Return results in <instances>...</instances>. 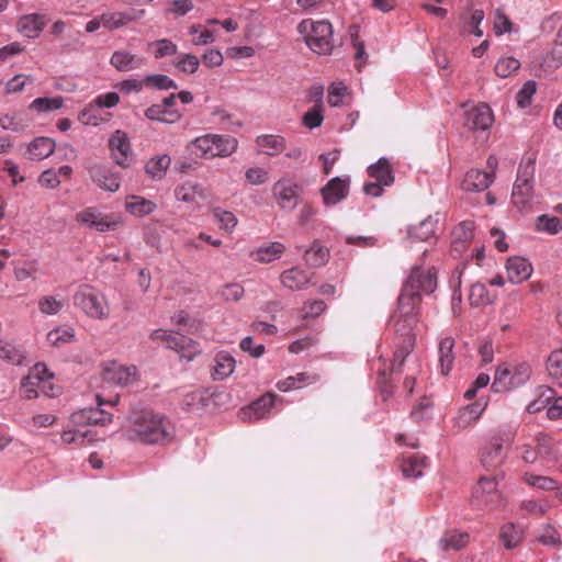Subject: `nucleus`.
Returning a JSON list of instances; mask_svg holds the SVG:
<instances>
[{"label": "nucleus", "instance_id": "nucleus-1", "mask_svg": "<svg viewBox=\"0 0 562 562\" xmlns=\"http://www.w3.org/2000/svg\"><path fill=\"white\" fill-rule=\"evenodd\" d=\"M437 288V276L432 269L414 267L397 300V310L391 316L394 331L402 338V345L394 351L391 370L395 371L412 352L419 322V306L423 295L432 293Z\"/></svg>", "mask_w": 562, "mask_h": 562}, {"label": "nucleus", "instance_id": "nucleus-2", "mask_svg": "<svg viewBox=\"0 0 562 562\" xmlns=\"http://www.w3.org/2000/svg\"><path fill=\"white\" fill-rule=\"evenodd\" d=\"M127 436L146 445L166 443L172 438V426L149 409L133 411L128 415Z\"/></svg>", "mask_w": 562, "mask_h": 562}, {"label": "nucleus", "instance_id": "nucleus-3", "mask_svg": "<svg viewBox=\"0 0 562 562\" xmlns=\"http://www.w3.org/2000/svg\"><path fill=\"white\" fill-rule=\"evenodd\" d=\"M308 48L317 55L330 54L334 48L333 29L328 21L303 20L297 26Z\"/></svg>", "mask_w": 562, "mask_h": 562}, {"label": "nucleus", "instance_id": "nucleus-4", "mask_svg": "<svg viewBox=\"0 0 562 562\" xmlns=\"http://www.w3.org/2000/svg\"><path fill=\"white\" fill-rule=\"evenodd\" d=\"M238 142L235 137L218 134H205L194 138L188 146L191 153L204 158L228 157L236 151Z\"/></svg>", "mask_w": 562, "mask_h": 562}, {"label": "nucleus", "instance_id": "nucleus-5", "mask_svg": "<svg viewBox=\"0 0 562 562\" xmlns=\"http://www.w3.org/2000/svg\"><path fill=\"white\" fill-rule=\"evenodd\" d=\"M72 299L75 306L90 318L103 321L110 315L105 295L91 285L79 286Z\"/></svg>", "mask_w": 562, "mask_h": 562}, {"label": "nucleus", "instance_id": "nucleus-6", "mask_svg": "<svg viewBox=\"0 0 562 562\" xmlns=\"http://www.w3.org/2000/svg\"><path fill=\"white\" fill-rule=\"evenodd\" d=\"M533 176L535 164L531 160L526 165L519 166L512 192L513 204L518 210H525L530 206L533 199Z\"/></svg>", "mask_w": 562, "mask_h": 562}, {"label": "nucleus", "instance_id": "nucleus-7", "mask_svg": "<svg viewBox=\"0 0 562 562\" xmlns=\"http://www.w3.org/2000/svg\"><path fill=\"white\" fill-rule=\"evenodd\" d=\"M271 192L278 206L290 212L299 205L303 187L290 177H282L273 183Z\"/></svg>", "mask_w": 562, "mask_h": 562}, {"label": "nucleus", "instance_id": "nucleus-8", "mask_svg": "<svg viewBox=\"0 0 562 562\" xmlns=\"http://www.w3.org/2000/svg\"><path fill=\"white\" fill-rule=\"evenodd\" d=\"M531 368L522 362L515 366L512 370L506 367H499L494 376L492 389L495 392H505L524 385L530 378Z\"/></svg>", "mask_w": 562, "mask_h": 562}, {"label": "nucleus", "instance_id": "nucleus-9", "mask_svg": "<svg viewBox=\"0 0 562 562\" xmlns=\"http://www.w3.org/2000/svg\"><path fill=\"white\" fill-rule=\"evenodd\" d=\"M497 475L481 476L472 492V503L476 507L496 508L502 505Z\"/></svg>", "mask_w": 562, "mask_h": 562}, {"label": "nucleus", "instance_id": "nucleus-10", "mask_svg": "<svg viewBox=\"0 0 562 562\" xmlns=\"http://www.w3.org/2000/svg\"><path fill=\"white\" fill-rule=\"evenodd\" d=\"M76 220L78 223L91 229H95L99 233L114 231L121 224L119 216H115L114 214H104L95 207H86L78 212Z\"/></svg>", "mask_w": 562, "mask_h": 562}, {"label": "nucleus", "instance_id": "nucleus-11", "mask_svg": "<svg viewBox=\"0 0 562 562\" xmlns=\"http://www.w3.org/2000/svg\"><path fill=\"white\" fill-rule=\"evenodd\" d=\"M109 149L114 162L128 168L134 161V153L126 132L116 130L109 138Z\"/></svg>", "mask_w": 562, "mask_h": 562}, {"label": "nucleus", "instance_id": "nucleus-12", "mask_svg": "<svg viewBox=\"0 0 562 562\" xmlns=\"http://www.w3.org/2000/svg\"><path fill=\"white\" fill-rule=\"evenodd\" d=\"M103 380L112 385L126 386L137 380L138 370L135 366H124L116 361L103 363Z\"/></svg>", "mask_w": 562, "mask_h": 562}, {"label": "nucleus", "instance_id": "nucleus-13", "mask_svg": "<svg viewBox=\"0 0 562 562\" xmlns=\"http://www.w3.org/2000/svg\"><path fill=\"white\" fill-rule=\"evenodd\" d=\"M350 177H335L330 179L322 189L321 195L327 206H334L345 200L349 194Z\"/></svg>", "mask_w": 562, "mask_h": 562}, {"label": "nucleus", "instance_id": "nucleus-14", "mask_svg": "<svg viewBox=\"0 0 562 562\" xmlns=\"http://www.w3.org/2000/svg\"><path fill=\"white\" fill-rule=\"evenodd\" d=\"M209 192L206 188L194 181H184L176 187L175 198L177 201L200 207L207 199Z\"/></svg>", "mask_w": 562, "mask_h": 562}, {"label": "nucleus", "instance_id": "nucleus-15", "mask_svg": "<svg viewBox=\"0 0 562 562\" xmlns=\"http://www.w3.org/2000/svg\"><path fill=\"white\" fill-rule=\"evenodd\" d=\"M98 406L86 407L76 412L71 415V419L75 424H88V425H101L104 426L112 422V414L104 411L102 406L104 402L100 395H97Z\"/></svg>", "mask_w": 562, "mask_h": 562}, {"label": "nucleus", "instance_id": "nucleus-16", "mask_svg": "<svg viewBox=\"0 0 562 562\" xmlns=\"http://www.w3.org/2000/svg\"><path fill=\"white\" fill-rule=\"evenodd\" d=\"M168 348L175 350L180 359L187 362L192 361L198 355L201 353L199 344L190 337L176 333L175 336L168 340Z\"/></svg>", "mask_w": 562, "mask_h": 562}, {"label": "nucleus", "instance_id": "nucleus-17", "mask_svg": "<svg viewBox=\"0 0 562 562\" xmlns=\"http://www.w3.org/2000/svg\"><path fill=\"white\" fill-rule=\"evenodd\" d=\"M120 102V95L119 93L111 91L106 93H102L97 95L89 108L83 109L79 113V119L85 124H93L97 125V116L92 114V106H95L98 109H112L116 106Z\"/></svg>", "mask_w": 562, "mask_h": 562}, {"label": "nucleus", "instance_id": "nucleus-18", "mask_svg": "<svg viewBox=\"0 0 562 562\" xmlns=\"http://www.w3.org/2000/svg\"><path fill=\"white\" fill-rule=\"evenodd\" d=\"M278 396L273 393H267L247 407L241 409V419L258 420L265 418L273 407Z\"/></svg>", "mask_w": 562, "mask_h": 562}, {"label": "nucleus", "instance_id": "nucleus-19", "mask_svg": "<svg viewBox=\"0 0 562 562\" xmlns=\"http://www.w3.org/2000/svg\"><path fill=\"white\" fill-rule=\"evenodd\" d=\"M532 265L522 257H510L506 262L507 280L513 284H519L532 274Z\"/></svg>", "mask_w": 562, "mask_h": 562}, {"label": "nucleus", "instance_id": "nucleus-20", "mask_svg": "<svg viewBox=\"0 0 562 562\" xmlns=\"http://www.w3.org/2000/svg\"><path fill=\"white\" fill-rule=\"evenodd\" d=\"M503 461V440L494 437L482 448L481 463L486 470H496Z\"/></svg>", "mask_w": 562, "mask_h": 562}, {"label": "nucleus", "instance_id": "nucleus-21", "mask_svg": "<svg viewBox=\"0 0 562 562\" xmlns=\"http://www.w3.org/2000/svg\"><path fill=\"white\" fill-rule=\"evenodd\" d=\"M493 123V113L488 105H479L470 109L464 115V125L472 131L486 130Z\"/></svg>", "mask_w": 562, "mask_h": 562}, {"label": "nucleus", "instance_id": "nucleus-22", "mask_svg": "<svg viewBox=\"0 0 562 562\" xmlns=\"http://www.w3.org/2000/svg\"><path fill=\"white\" fill-rule=\"evenodd\" d=\"M45 27L44 16L38 13L24 14L16 22V30L24 37L37 38Z\"/></svg>", "mask_w": 562, "mask_h": 562}, {"label": "nucleus", "instance_id": "nucleus-23", "mask_svg": "<svg viewBox=\"0 0 562 562\" xmlns=\"http://www.w3.org/2000/svg\"><path fill=\"white\" fill-rule=\"evenodd\" d=\"M493 180V173L479 169H471L465 173L461 186L464 191L480 192L487 189Z\"/></svg>", "mask_w": 562, "mask_h": 562}, {"label": "nucleus", "instance_id": "nucleus-24", "mask_svg": "<svg viewBox=\"0 0 562 562\" xmlns=\"http://www.w3.org/2000/svg\"><path fill=\"white\" fill-rule=\"evenodd\" d=\"M312 276L299 268L284 270L280 274L281 284L291 291H302L311 283Z\"/></svg>", "mask_w": 562, "mask_h": 562}, {"label": "nucleus", "instance_id": "nucleus-25", "mask_svg": "<svg viewBox=\"0 0 562 562\" xmlns=\"http://www.w3.org/2000/svg\"><path fill=\"white\" fill-rule=\"evenodd\" d=\"M91 177L98 187L105 191L116 192L120 189V175L111 168L97 167L92 170Z\"/></svg>", "mask_w": 562, "mask_h": 562}, {"label": "nucleus", "instance_id": "nucleus-26", "mask_svg": "<svg viewBox=\"0 0 562 562\" xmlns=\"http://www.w3.org/2000/svg\"><path fill=\"white\" fill-rule=\"evenodd\" d=\"M145 63L143 57L127 50H116L110 58V64L119 71L127 72L140 68Z\"/></svg>", "mask_w": 562, "mask_h": 562}, {"label": "nucleus", "instance_id": "nucleus-27", "mask_svg": "<svg viewBox=\"0 0 562 562\" xmlns=\"http://www.w3.org/2000/svg\"><path fill=\"white\" fill-rule=\"evenodd\" d=\"M124 206L127 213L136 217L150 215L157 209L154 201L135 194L126 196Z\"/></svg>", "mask_w": 562, "mask_h": 562}, {"label": "nucleus", "instance_id": "nucleus-28", "mask_svg": "<svg viewBox=\"0 0 562 562\" xmlns=\"http://www.w3.org/2000/svg\"><path fill=\"white\" fill-rule=\"evenodd\" d=\"M367 172L370 178L385 187L393 184L395 179L391 164L385 157H381L376 162L371 164L367 168Z\"/></svg>", "mask_w": 562, "mask_h": 562}, {"label": "nucleus", "instance_id": "nucleus-29", "mask_svg": "<svg viewBox=\"0 0 562 562\" xmlns=\"http://www.w3.org/2000/svg\"><path fill=\"white\" fill-rule=\"evenodd\" d=\"M285 246L279 241H272L269 244H265L259 246L256 250L251 252V257L255 261L260 263H270L284 254Z\"/></svg>", "mask_w": 562, "mask_h": 562}, {"label": "nucleus", "instance_id": "nucleus-30", "mask_svg": "<svg viewBox=\"0 0 562 562\" xmlns=\"http://www.w3.org/2000/svg\"><path fill=\"white\" fill-rule=\"evenodd\" d=\"M453 347H454V339L450 336L443 337L439 341L438 355H439L440 372L442 375H447L453 367V362H454Z\"/></svg>", "mask_w": 562, "mask_h": 562}, {"label": "nucleus", "instance_id": "nucleus-31", "mask_svg": "<svg viewBox=\"0 0 562 562\" xmlns=\"http://www.w3.org/2000/svg\"><path fill=\"white\" fill-rule=\"evenodd\" d=\"M235 367V359L228 352L221 351L214 358L212 376L214 380L222 381L234 372Z\"/></svg>", "mask_w": 562, "mask_h": 562}, {"label": "nucleus", "instance_id": "nucleus-32", "mask_svg": "<svg viewBox=\"0 0 562 562\" xmlns=\"http://www.w3.org/2000/svg\"><path fill=\"white\" fill-rule=\"evenodd\" d=\"M170 164L171 158L167 154L151 157L145 165V172L153 180L159 181L165 178Z\"/></svg>", "mask_w": 562, "mask_h": 562}, {"label": "nucleus", "instance_id": "nucleus-33", "mask_svg": "<svg viewBox=\"0 0 562 562\" xmlns=\"http://www.w3.org/2000/svg\"><path fill=\"white\" fill-rule=\"evenodd\" d=\"M536 442L538 453L541 459L548 462H555L559 460L561 453L550 436L540 432L536 436Z\"/></svg>", "mask_w": 562, "mask_h": 562}, {"label": "nucleus", "instance_id": "nucleus-34", "mask_svg": "<svg viewBox=\"0 0 562 562\" xmlns=\"http://www.w3.org/2000/svg\"><path fill=\"white\" fill-rule=\"evenodd\" d=\"M55 142L49 137H36L29 145L31 159L42 160L49 157L55 150Z\"/></svg>", "mask_w": 562, "mask_h": 562}, {"label": "nucleus", "instance_id": "nucleus-35", "mask_svg": "<svg viewBox=\"0 0 562 562\" xmlns=\"http://www.w3.org/2000/svg\"><path fill=\"white\" fill-rule=\"evenodd\" d=\"M258 147L268 156H277L286 146V140L280 135H261L256 139Z\"/></svg>", "mask_w": 562, "mask_h": 562}, {"label": "nucleus", "instance_id": "nucleus-36", "mask_svg": "<svg viewBox=\"0 0 562 562\" xmlns=\"http://www.w3.org/2000/svg\"><path fill=\"white\" fill-rule=\"evenodd\" d=\"M438 218L431 215L423 220L418 225L408 227V236L416 240L426 241L429 240L436 231Z\"/></svg>", "mask_w": 562, "mask_h": 562}, {"label": "nucleus", "instance_id": "nucleus-37", "mask_svg": "<svg viewBox=\"0 0 562 562\" xmlns=\"http://www.w3.org/2000/svg\"><path fill=\"white\" fill-rule=\"evenodd\" d=\"M314 382H316V375L310 374L307 372H299L295 375L280 380L277 383V389L281 392H289L292 390H299Z\"/></svg>", "mask_w": 562, "mask_h": 562}, {"label": "nucleus", "instance_id": "nucleus-38", "mask_svg": "<svg viewBox=\"0 0 562 562\" xmlns=\"http://www.w3.org/2000/svg\"><path fill=\"white\" fill-rule=\"evenodd\" d=\"M426 461V457L422 456L413 454L405 457L401 465L404 477L418 479L423 476Z\"/></svg>", "mask_w": 562, "mask_h": 562}, {"label": "nucleus", "instance_id": "nucleus-39", "mask_svg": "<svg viewBox=\"0 0 562 562\" xmlns=\"http://www.w3.org/2000/svg\"><path fill=\"white\" fill-rule=\"evenodd\" d=\"M329 258V250L315 240L312 246L304 252V260L311 268H319L324 266Z\"/></svg>", "mask_w": 562, "mask_h": 562}, {"label": "nucleus", "instance_id": "nucleus-40", "mask_svg": "<svg viewBox=\"0 0 562 562\" xmlns=\"http://www.w3.org/2000/svg\"><path fill=\"white\" fill-rule=\"evenodd\" d=\"M76 340V333L71 326H59L47 334V341L50 346L60 348Z\"/></svg>", "mask_w": 562, "mask_h": 562}, {"label": "nucleus", "instance_id": "nucleus-41", "mask_svg": "<svg viewBox=\"0 0 562 562\" xmlns=\"http://www.w3.org/2000/svg\"><path fill=\"white\" fill-rule=\"evenodd\" d=\"M64 105V98L60 95L56 97H41L34 99L29 108L38 113H48L61 109Z\"/></svg>", "mask_w": 562, "mask_h": 562}, {"label": "nucleus", "instance_id": "nucleus-42", "mask_svg": "<svg viewBox=\"0 0 562 562\" xmlns=\"http://www.w3.org/2000/svg\"><path fill=\"white\" fill-rule=\"evenodd\" d=\"M501 540L506 549L512 550L522 540V530L513 522H508L502 527Z\"/></svg>", "mask_w": 562, "mask_h": 562}, {"label": "nucleus", "instance_id": "nucleus-43", "mask_svg": "<svg viewBox=\"0 0 562 562\" xmlns=\"http://www.w3.org/2000/svg\"><path fill=\"white\" fill-rule=\"evenodd\" d=\"M468 539L469 536L467 532L451 531L439 540V546L442 550H460L465 547Z\"/></svg>", "mask_w": 562, "mask_h": 562}, {"label": "nucleus", "instance_id": "nucleus-44", "mask_svg": "<svg viewBox=\"0 0 562 562\" xmlns=\"http://www.w3.org/2000/svg\"><path fill=\"white\" fill-rule=\"evenodd\" d=\"M549 375L562 386V349L551 352L547 361Z\"/></svg>", "mask_w": 562, "mask_h": 562}, {"label": "nucleus", "instance_id": "nucleus-45", "mask_svg": "<svg viewBox=\"0 0 562 562\" xmlns=\"http://www.w3.org/2000/svg\"><path fill=\"white\" fill-rule=\"evenodd\" d=\"M103 27L108 31H115L128 24V18L125 12H103L101 14Z\"/></svg>", "mask_w": 562, "mask_h": 562}, {"label": "nucleus", "instance_id": "nucleus-46", "mask_svg": "<svg viewBox=\"0 0 562 562\" xmlns=\"http://www.w3.org/2000/svg\"><path fill=\"white\" fill-rule=\"evenodd\" d=\"M148 48H154V57L160 59L177 54L178 47L168 38H161L148 44Z\"/></svg>", "mask_w": 562, "mask_h": 562}, {"label": "nucleus", "instance_id": "nucleus-47", "mask_svg": "<svg viewBox=\"0 0 562 562\" xmlns=\"http://www.w3.org/2000/svg\"><path fill=\"white\" fill-rule=\"evenodd\" d=\"M213 216L220 228L227 233H232L238 223L233 212L220 207L214 209Z\"/></svg>", "mask_w": 562, "mask_h": 562}, {"label": "nucleus", "instance_id": "nucleus-48", "mask_svg": "<svg viewBox=\"0 0 562 562\" xmlns=\"http://www.w3.org/2000/svg\"><path fill=\"white\" fill-rule=\"evenodd\" d=\"M520 68V61L514 57H502L495 65V72L501 78H507Z\"/></svg>", "mask_w": 562, "mask_h": 562}, {"label": "nucleus", "instance_id": "nucleus-49", "mask_svg": "<svg viewBox=\"0 0 562 562\" xmlns=\"http://www.w3.org/2000/svg\"><path fill=\"white\" fill-rule=\"evenodd\" d=\"M537 91V82L535 80L526 81L521 89L516 93L517 105L520 109H526L531 104L532 97Z\"/></svg>", "mask_w": 562, "mask_h": 562}, {"label": "nucleus", "instance_id": "nucleus-50", "mask_svg": "<svg viewBox=\"0 0 562 562\" xmlns=\"http://www.w3.org/2000/svg\"><path fill=\"white\" fill-rule=\"evenodd\" d=\"M0 359L19 366L23 362V353L12 344L0 341Z\"/></svg>", "mask_w": 562, "mask_h": 562}, {"label": "nucleus", "instance_id": "nucleus-51", "mask_svg": "<svg viewBox=\"0 0 562 562\" xmlns=\"http://www.w3.org/2000/svg\"><path fill=\"white\" fill-rule=\"evenodd\" d=\"M525 481L530 486L542 491H553L559 487L558 482L550 476L526 474Z\"/></svg>", "mask_w": 562, "mask_h": 562}, {"label": "nucleus", "instance_id": "nucleus-52", "mask_svg": "<svg viewBox=\"0 0 562 562\" xmlns=\"http://www.w3.org/2000/svg\"><path fill=\"white\" fill-rule=\"evenodd\" d=\"M562 228L561 221L558 217L549 215H540L537 217V229L551 235L558 234Z\"/></svg>", "mask_w": 562, "mask_h": 562}, {"label": "nucleus", "instance_id": "nucleus-53", "mask_svg": "<svg viewBox=\"0 0 562 562\" xmlns=\"http://www.w3.org/2000/svg\"><path fill=\"white\" fill-rule=\"evenodd\" d=\"M146 86H151L159 90L177 89V83L167 75L156 74L145 77Z\"/></svg>", "mask_w": 562, "mask_h": 562}, {"label": "nucleus", "instance_id": "nucleus-54", "mask_svg": "<svg viewBox=\"0 0 562 562\" xmlns=\"http://www.w3.org/2000/svg\"><path fill=\"white\" fill-rule=\"evenodd\" d=\"M472 306H481L490 303V295L486 286L482 283H475L470 289L469 295Z\"/></svg>", "mask_w": 562, "mask_h": 562}, {"label": "nucleus", "instance_id": "nucleus-55", "mask_svg": "<svg viewBox=\"0 0 562 562\" xmlns=\"http://www.w3.org/2000/svg\"><path fill=\"white\" fill-rule=\"evenodd\" d=\"M166 13L176 16H183L193 10L194 3L192 0H169L166 2Z\"/></svg>", "mask_w": 562, "mask_h": 562}, {"label": "nucleus", "instance_id": "nucleus-56", "mask_svg": "<svg viewBox=\"0 0 562 562\" xmlns=\"http://www.w3.org/2000/svg\"><path fill=\"white\" fill-rule=\"evenodd\" d=\"M64 307L63 301L56 296L47 295L38 301V308L44 315H55Z\"/></svg>", "mask_w": 562, "mask_h": 562}, {"label": "nucleus", "instance_id": "nucleus-57", "mask_svg": "<svg viewBox=\"0 0 562 562\" xmlns=\"http://www.w3.org/2000/svg\"><path fill=\"white\" fill-rule=\"evenodd\" d=\"M200 66V59L195 55L181 54L178 57L176 67L184 74H194Z\"/></svg>", "mask_w": 562, "mask_h": 562}, {"label": "nucleus", "instance_id": "nucleus-58", "mask_svg": "<svg viewBox=\"0 0 562 562\" xmlns=\"http://www.w3.org/2000/svg\"><path fill=\"white\" fill-rule=\"evenodd\" d=\"M324 116L322 114V106L316 104L310 109L302 117V123L307 128H317L322 125Z\"/></svg>", "mask_w": 562, "mask_h": 562}, {"label": "nucleus", "instance_id": "nucleus-59", "mask_svg": "<svg viewBox=\"0 0 562 562\" xmlns=\"http://www.w3.org/2000/svg\"><path fill=\"white\" fill-rule=\"evenodd\" d=\"M53 378V374L49 372L48 368L45 363H36L30 373L26 376V384L31 383L36 379L41 382V384H44L46 386V383L49 382V380Z\"/></svg>", "mask_w": 562, "mask_h": 562}, {"label": "nucleus", "instance_id": "nucleus-60", "mask_svg": "<svg viewBox=\"0 0 562 562\" xmlns=\"http://www.w3.org/2000/svg\"><path fill=\"white\" fill-rule=\"evenodd\" d=\"M21 389L23 392V397L29 398V400L37 397L41 392L49 395L47 393V391L45 390L46 386L44 384H41V382L37 381L36 379H34V381H32L31 383L26 384V376H25L21 382Z\"/></svg>", "mask_w": 562, "mask_h": 562}, {"label": "nucleus", "instance_id": "nucleus-61", "mask_svg": "<svg viewBox=\"0 0 562 562\" xmlns=\"http://www.w3.org/2000/svg\"><path fill=\"white\" fill-rule=\"evenodd\" d=\"M538 541L543 546L559 547L561 546L560 533L551 526H546L538 536Z\"/></svg>", "mask_w": 562, "mask_h": 562}, {"label": "nucleus", "instance_id": "nucleus-62", "mask_svg": "<svg viewBox=\"0 0 562 562\" xmlns=\"http://www.w3.org/2000/svg\"><path fill=\"white\" fill-rule=\"evenodd\" d=\"M346 92L347 88L342 83H333L328 90V104L334 108L340 106Z\"/></svg>", "mask_w": 562, "mask_h": 562}, {"label": "nucleus", "instance_id": "nucleus-63", "mask_svg": "<svg viewBox=\"0 0 562 562\" xmlns=\"http://www.w3.org/2000/svg\"><path fill=\"white\" fill-rule=\"evenodd\" d=\"M512 22L499 9L494 14V33L501 36L512 32Z\"/></svg>", "mask_w": 562, "mask_h": 562}, {"label": "nucleus", "instance_id": "nucleus-64", "mask_svg": "<svg viewBox=\"0 0 562 562\" xmlns=\"http://www.w3.org/2000/svg\"><path fill=\"white\" fill-rule=\"evenodd\" d=\"M89 431L81 430H64L61 434V441L65 445H78L83 446L87 441Z\"/></svg>", "mask_w": 562, "mask_h": 562}]
</instances>
